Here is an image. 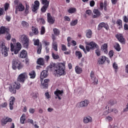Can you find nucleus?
Instances as JSON below:
<instances>
[{
    "label": "nucleus",
    "mask_w": 128,
    "mask_h": 128,
    "mask_svg": "<svg viewBox=\"0 0 128 128\" xmlns=\"http://www.w3.org/2000/svg\"><path fill=\"white\" fill-rule=\"evenodd\" d=\"M48 68H54V74L57 76H60L62 74H66V72H64V68L66 67L64 64L62 63H60L58 65H56L54 63H50Z\"/></svg>",
    "instance_id": "nucleus-1"
},
{
    "label": "nucleus",
    "mask_w": 128,
    "mask_h": 128,
    "mask_svg": "<svg viewBox=\"0 0 128 128\" xmlns=\"http://www.w3.org/2000/svg\"><path fill=\"white\" fill-rule=\"evenodd\" d=\"M48 73L46 70H43L40 74V82L42 88H48V87L49 79H45L43 80L44 78H48Z\"/></svg>",
    "instance_id": "nucleus-2"
},
{
    "label": "nucleus",
    "mask_w": 128,
    "mask_h": 128,
    "mask_svg": "<svg viewBox=\"0 0 128 128\" xmlns=\"http://www.w3.org/2000/svg\"><path fill=\"white\" fill-rule=\"evenodd\" d=\"M14 6L16 8L15 14H18V12H24V6L18 0H15L14 1Z\"/></svg>",
    "instance_id": "nucleus-3"
},
{
    "label": "nucleus",
    "mask_w": 128,
    "mask_h": 128,
    "mask_svg": "<svg viewBox=\"0 0 128 128\" xmlns=\"http://www.w3.org/2000/svg\"><path fill=\"white\" fill-rule=\"evenodd\" d=\"M86 48L87 52H90V50H94V48H98V46L94 42H91L90 43L86 42Z\"/></svg>",
    "instance_id": "nucleus-4"
},
{
    "label": "nucleus",
    "mask_w": 128,
    "mask_h": 128,
    "mask_svg": "<svg viewBox=\"0 0 128 128\" xmlns=\"http://www.w3.org/2000/svg\"><path fill=\"white\" fill-rule=\"evenodd\" d=\"M12 66L13 70H16V68L18 70H21V68H24V64L16 59L12 60Z\"/></svg>",
    "instance_id": "nucleus-5"
},
{
    "label": "nucleus",
    "mask_w": 128,
    "mask_h": 128,
    "mask_svg": "<svg viewBox=\"0 0 128 128\" xmlns=\"http://www.w3.org/2000/svg\"><path fill=\"white\" fill-rule=\"evenodd\" d=\"M22 42L23 46L25 48H28V44L30 42V39L26 35L22 36Z\"/></svg>",
    "instance_id": "nucleus-6"
},
{
    "label": "nucleus",
    "mask_w": 128,
    "mask_h": 128,
    "mask_svg": "<svg viewBox=\"0 0 128 128\" xmlns=\"http://www.w3.org/2000/svg\"><path fill=\"white\" fill-rule=\"evenodd\" d=\"M26 74H21L18 78V82H24V80H26Z\"/></svg>",
    "instance_id": "nucleus-7"
},
{
    "label": "nucleus",
    "mask_w": 128,
    "mask_h": 128,
    "mask_svg": "<svg viewBox=\"0 0 128 128\" xmlns=\"http://www.w3.org/2000/svg\"><path fill=\"white\" fill-rule=\"evenodd\" d=\"M106 60H107L108 62H110L109 60H108V58L105 56H102L100 57L98 60V64H104L106 62Z\"/></svg>",
    "instance_id": "nucleus-8"
},
{
    "label": "nucleus",
    "mask_w": 128,
    "mask_h": 128,
    "mask_svg": "<svg viewBox=\"0 0 128 128\" xmlns=\"http://www.w3.org/2000/svg\"><path fill=\"white\" fill-rule=\"evenodd\" d=\"M34 4H32V11L36 12L38 10V8H40V2L38 0H36Z\"/></svg>",
    "instance_id": "nucleus-9"
},
{
    "label": "nucleus",
    "mask_w": 128,
    "mask_h": 128,
    "mask_svg": "<svg viewBox=\"0 0 128 128\" xmlns=\"http://www.w3.org/2000/svg\"><path fill=\"white\" fill-rule=\"evenodd\" d=\"M90 78L92 80V82L94 84L95 86H96V84H98V79L96 78V76H94V72H90Z\"/></svg>",
    "instance_id": "nucleus-10"
},
{
    "label": "nucleus",
    "mask_w": 128,
    "mask_h": 128,
    "mask_svg": "<svg viewBox=\"0 0 128 128\" xmlns=\"http://www.w3.org/2000/svg\"><path fill=\"white\" fill-rule=\"evenodd\" d=\"M90 104V101L88 100H85L82 101L80 103V108H86Z\"/></svg>",
    "instance_id": "nucleus-11"
},
{
    "label": "nucleus",
    "mask_w": 128,
    "mask_h": 128,
    "mask_svg": "<svg viewBox=\"0 0 128 128\" xmlns=\"http://www.w3.org/2000/svg\"><path fill=\"white\" fill-rule=\"evenodd\" d=\"M54 94L56 96L58 97V100H62V98L60 96V95L62 96V94H64V90H60L58 89H56V90L54 92Z\"/></svg>",
    "instance_id": "nucleus-12"
},
{
    "label": "nucleus",
    "mask_w": 128,
    "mask_h": 128,
    "mask_svg": "<svg viewBox=\"0 0 128 128\" xmlns=\"http://www.w3.org/2000/svg\"><path fill=\"white\" fill-rule=\"evenodd\" d=\"M22 50V44L20 42L16 43V48L14 50V54H18V52Z\"/></svg>",
    "instance_id": "nucleus-13"
},
{
    "label": "nucleus",
    "mask_w": 128,
    "mask_h": 128,
    "mask_svg": "<svg viewBox=\"0 0 128 128\" xmlns=\"http://www.w3.org/2000/svg\"><path fill=\"white\" fill-rule=\"evenodd\" d=\"M104 28L106 30H108V24L104 23V22H101L99 24L98 26V30H100L101 28Z\"/></svg>",
    "instance_id": "nucleus-14"
},
{
    "label": "nucleus",
    "mask_w": 128,
    "mask_h": 128,
    "mask_svg": "<svg viewBox=\"0 0 128 128\" xmlns=\"http://www.w3.org/2000/svg\"><path fill=\"white\" fill-rule=\"evenodd\" d=\"M47 18H48V22H49V24H52L54 22V20L52 18V15H50V14L48 13Z\"/></svg>",
    "instance_id": "nucleus-15"
},
{
    "label": "nucleus",
    "mask_w": 128,
    "mask_h": 128,
    "mask_svg": "<svg viewBox=\"0 0 128 128\" xmlns=\"http://www.w3.org/2000/svg\"><path fill=\"white\" fill-rule=\"evenodd\" d=\"M116 37L118 40L121 42L122 44H124V37L122 36V34H117L116 36Z\"/></svg>",
    "instance_id": "nucleus-16"
},
{
    "label": "nucleus",
    "mask_w": 128,
    "mask_h": 128,
    "mask_svg": "<svg viewBox=\"0 0 128 128\" xmlns=\"http://www.w3.org/2000/svg\"><path fill=\"white\" fill-rule=\"evenodd\" d=\"M92 122V118L90 116L84 117L83 120L84 124H88V122Z\"/></svg>",
    "instance_id": "nucleus-17"
},
{
    "label": "nucleus",
    "mask_w": 128,
    "mask_h": 128,
    "mask_svg": "<svg viewBox=\"0 0 128 128\" xmlns=\"http://www.w3.org/2000/svg\"><path fill=\"white\" fill-rule=\"evenodd\" d=\"M10 32V28H6L4 26H1L0 28V34H6V32Z\"/></svg>",
    "instance_id": "nucleus-18"
},
{
    "label": "nucleus",
    "mask_w": 128,
    "mask_h": 128,
    "mask_svg": "<svg viewBox=\"0 0 128 128\" xmlns=\"http://www.w3.org/2000/svg\"><path fill=\"white\" fill-rule=\"evenodd\" d=\"M10 100V110H14V107L12 106H14V100H16V98L14 97H11Z\"/></svg>",
    "instance_id": "nucleus-19"
},
{
    "label": "nucleus",
    "mask_w": 128,
    "mask_h": 128,
    "mask_svg": "<svg viewBox=\"0 0 128 128\" xmlns=\"http://www.w3.org/2000/svg\"><path fill=\"white\" fill-rule=\"evenodd\" d=\"M94 14L96 15H93L94 18H98L100 16V12L98 10L94 9L93 10Z\"/></svg>",
    "instance_id": "nucleus-20"
},
{
    "label": "nucleus",
    "mask_w": 128,
    "mask_h": 128,
    "mask_svg": "<svg viewBox=\"0 0 128 128\" xmlns=\"http://www.w3.org/2000/svg\"><path fill=\"white\" fill-rule=\"evenodd\" d=\"M26 56H28V52H26V50H22L20 53V57L21 58H26Z\"/></svg>",
    "instance_id": "nucleus-21"
},
{
    "label": "nucleus",
    "mask_w": 128,
    "mask_h": 128,
    "mask_svg": "<svg viewBox=\"0 0 128 128\" xmlns=\"http://www.w3.org/2000/svg\"><path fill=\"white\" fill-rule=\"evenodd\" d=\"M37 64L40 66H44V58H39L37 60Z\"/></svg>",
    "instance_id": "nucleus-22"
},
{
    "label": "nucleus",
    "mask_w": 128,
    "mask_h": 128,
    "mask_svg": "<svg viewBox=\"0 0 128 128\" xmlns=\"http://www.w3.org/2000/svg\"><path fill=\"white\" fill-rule=\"evenodd\" d=\"M13 86L16 90H20V84L18 82H14L13 84Z\"/></svg>",
    "instance_id": "nucleus-23"
},
{
    "label": "nucleus",
    "mask_w": 128,
    "mask_h": 128,
    "mask_svg": "<svg viewBox=\"0 0 128 128\" xmlns=\"http://www.w3.org/2000/svg\"><path fill=\"white\" fill-rule=\"evenodd\" d=\"M92 32L90 30H86V36L88 38H92Z\"/></svg>",
    "instance_id": "nucleus-24"
},
{
    "label": "nucleus",
    "mask_w": 128,
    "mask_h": 128,
    "mask_svg": "<svg viewBox=\"0 0 128 128\" xmlns=\"http://www.w3.org/2000/svg\"><path fill=\"white\" fill-rule=\"evenodd\" d=\"M75 70L76 74H78L82 72V68H80L78 66H76L75 68Z\"/></svg>",
    "instance_id": "nucleus-25"
},
{
    "label": "nucleus",
    "mask_w": 128,
    "mask_h": 128,
    "mask_svg": "<svg viewBox=\"0 0 128 128\" xmlns=\"http://www.w3.org/2000/svg\"><path fill=\"white\" fill-rule=\"evenodd\" d=\"M102 48H103L102 50L104 52L105 54H108V44H104L102 46Z\"/></svg>",
    "instance_id": "nucleus-26"
},
{
    "label": "nucleus",
    "mask_w": 128,
    "mask_h": 128,
    "mask_svg": "<svg viewBox=\"0 0 128 128\" xmlns=\"http://www.w3.org/2000/svg\"><path fill=\"white\" fill-rule=\"evenodd\" d=\"M24 120H26V114H22L20 119V124H24Z\"/></svg>",
    "instance_id": "nucleus-27"
},
{
    "label": "nucleus",
    "mask_w": 128,
    "mask_h": 128,
    "mask_svg": "<svg viewBox=\"0 0 128 128\" xmlns=\"http://www.w3.org/2000/svg\"><path fill=\"white\" fill-rule=\"evenodd\" d=\"M29 76L30 78H36V72L34 70H32L29 73Z\"/></svg>",
    "instance_id": "nucleus-28"
},
{
    "label": "nucleus",
    "mask_w": 128,
    "mask_h": 128,
    "mask_svg": "<svg viewBox=\"0 0 128 128\" xmlns=\"http://www.w3.org/2000/svg\"><path fill=\"white\" fill-rule=\"evenodd\" d=\"M22 25L24 28H28V26H30V24H28V23L26 21H22Z\"/></svg>",
    "instance_id": "nucleus-29"
},
{
    "label": "nucleus",
    "mask_w": 128,
    "mask_h": 128,
    "mask_svg": "<svg viewBox=\"0 0 128 128\" xmlns=\"http://www.w3.org/2000/svg\"><path fill=\"white\" fill-rule=\"evenodd\" d=\"M9 91L11 92L12 94H16V90L12 86L9 87Z\"/></svg>",
    "instance_id": "nucleus-30"
},
{
    "label": "nucleus",
    "mask_w": 128,
    "mask_h": 128,
    "mask_svg": "<svg viewBox=\"0 0 128 128\" xmlns=\"http://www.w3.org/2000/svg\"><path fill=\"white\" fill-rule=\"evenodd\" d=\"M52 56L54 60H58L60 58V56L54 54V52H52Z\"/></svg>",
    "instance_id": "nucleus-31"
},
{
    "label": "nucleus",
    "mask_w": 128,
    "mask_h": 128,
    "mask_svg": "<svg viewBox=\"0 0 128 128\" xmlns=\"http://www.w3.org/2000/svg\"><path fill=\"white\" fill-rule=\"evenodd\" d=\"M122 20L120 19L117 20L116 24L119 26V28H122Z\"/></svg>",
    "instance_id": "nucleus-32"
},
{
    "label": "nucleus",
    "mask_w": 128,
    "mask_h": 128,
    "mask_svg": "<svg viewBox=\"0 0 128 128\" xmlns=\"http://www.w3.org/2000/svg\"><path fill=\"white\" fill-rule=\"evenodd\" d=\"M32 98L34 100H36L38 98V93L36 92H32Z\"/></svg>",
    "instance_id": "nucleus-33"
},
{
    "label": "nucleus",
    "mask_w": 128,
    "mask_h": 128,
    "mask_svg": "<svg viewBox=\"0 0 128 128\" xmlns=\"http://www.w3.org/2000/svg\"><path fill=\"white\" fill-rule=\"evenodd\" d=\"M42 4L44 6H48L50 5V2L48 0H41Z\"/></svg>",
    "instance_id": "nucleus-34"
},
{
    "label": "nucleus",
    "mask_w": 128,
    "mask_h": 128,
    "mask_svg": "<svg viewBox=\"0 0 128 128\" xmlns=\"http://www.w3.org/2000/svg\"><path fill=\"white\" fill-rule=\"evenodd\" d=\"M6 38L7 40H10V38H12V35L10 34V32H6Z\"/></svg>",
    "instance_id": "nucleus-35"
},
{
    "label": "nucleus",
    "mask_w": 128,
    "mask_h": 128,
    "mask_svg": "<svg viewBox=\"0 0 128 128\" xmlns=\"http://www.w3.org/2000/svg\"><path fill=\"white\" fill-rule=\"evenodd\" d=\"M76 8H70L68 10V12H69V14H74V12H76Z\"/></svg>",
    "instance_id": "nucleus-36"
},
{
    "label": "nucleus",
    "mask_w": 128,
    "mask_h": 128,
    "mask_svg": "<svg viewBox=\"0 0 128 128\" xmlns=\"http://www.w3.org/2000/svg\"><path fill=\"white\" fill-rule=\"evenodd\" d=\"M76 56H78V58L80 59L82 56V52L80 51H76Z\"/></svg>",
    "instance_id": "nucleus-37"
},
{
    "label": "nucleus",
    "mask_w": 128,
    "mask_h": 128,
    "mask_svg": "<svg viewBox=\"0 0 128 128\" xmlns=\"http://www.w3.org/2000/svg\"><path fill=\"white\" fill-rule=\"evenodd\" d=\"M48 6L44 5V6H42V7L41 8L42 12H46V10H48Z\"/></svg>",
    "instance_id": "nucleus-38"
},
{
    "label": "nucleus",
    "mask_w": 128,
    "mask_h": 128,
    "mask_svg": "<svg viewBox=\"0 0 128 128\" xmlns=\"http://www.w3.org/2000/svg\"><path fill=\"white\" fill-rule=\"evenodd\" d=\"M0 46H1V48H2L1 50L2 51L6 50H8V48H6V44L4 42L2 43Z\"/></svg>",
    "instance_id": "nucleus-39"
},
{
    "label": "nucleus",
    "mask_w": 128,
    "mask_h": 128,
    "mask_svg": "<svg viewBox=\"0 0 128 128\" xmlns=\"http://www.w3.org/2000/svg\"><path fill=\"white\" fill-rule=\"evenodd\" d=\"M32 31L34 34H38V28L34 26L32 27Z\"/></svg>",
    "instance_id": "nucleus-40"
},
{
    "label": "nucleus",
    "mask_w": 128,
    "mask_h": 128,
    "mask_svg": "<svg viewBox=\"0 0 128 128\" xmlns=\"http://www.w3.org/2000/svg\"><path fill=\"white\" fill-rule=\"evenodd\" d=\"M114 48L116 50H118V52H120V44H118V43H116Z\"/></svg>",
    "instance_id": "nucleus-41"
},
{
    "label": "nucleus",
    "mask_w": 128,
    "mask_h": 128,
    "mask_svg": "<svg viewBox=\"0 0 128 128\" xmlns=\"http://www.w3.org/2000/svg\"><path fill=\"white\" fill-rule=\"evenodd\" d=\"M37 20L38 22H41V24H46V21L44 20V18H38Z\"/></svg>",
    "instance_id": "nucleus-42"
},
{
    "label": "nucleus",
    "mask_w": 128,
    "mask_h": 128,
    "mask_svg": "<svg viewBox=\"0 0 128 128\" xmlns=\"http://www.w3.org/2000/svg\"><path fill=\"white\" fill-rule=\"evenodd\" d=\"M53 32H54V34L56 36H59L60 35V30H58V28H54L53 29Z\"/></svg>",
    "instance_id": "nucleus-43"
},
{
    "label": "nucleus",
    "mask_w": 128,
    "mask_h": 128,
    "mask_svg": "<svg viewBox=\"0 0 128 128\" xmlns=\"http://www.w3.org/2000/svg\"><path fill=\"white\" fill-rule=\"evenodd\" d=\"M78 24V20H75L72 22H71L70 24L72 26H76Z\"/></svg>",
    "instance_id": "nucleus-44"
},
{
    "label": "nucleus",
    "mask_w": 128,
    "mask_h": 128,
    "mask_svg": "<svg viewBox=\"0 0 128 128\" xmlns=\"http://www.w3.org/2000/svg\"><path fill=\"white\" fill-rule=\"evenodd\" d=\"M42 44H40L38 46V49L37 50V52L38 54H40V52H42Z\"/></svg>",
    "instance_id": "nucleus-45"
},
{
    "label": "nucleus",
    "mask_w": 128,
    "mask_h": 128,
    "mask_svg": "<svg viewBox=\"0 0 128 128\" xmlns=\"http://www.w3.org/2000/svg\"><path fill=\"white\" fill-rule=\"evenodd\" d=\"M2 54H4V56H8V49L2 50Z\"/></svg>",
    "instance_id": "nucleus-46"
},
{
    "label": "nucleus",
    "mask_w": 128,
    "mask_h": 128,
    "mask_svg": "<svg viewBox=\"0 0 128 128\" xmlns=\"http://www.w3.org/2000/svg\"><path fill=\"white\" fill-rule=\"evenodd\" d=\"M81 50H82L83 52H84L85 54H87V51L86 50V48H84V46L82 44H80L79 46Z\"/></svg>",
    "instance_id": "nucleus-47"
},
{
    "label": "nucleus",
    "mask_w": 128,
    "mask_h": 128,
    "mask_svg": "<svg viewBox=\"0 0 128 128\" xmlns=\"http://www.w3.org/2000/svg\"><path fill=\"white\" fill-rule=\"evenodd\" d=\"M108 110L109 112H114V114H118V110L116 108L112 109V110L108 109Z\"/></svg>",
    "instance_id": "nucleus-48"
},
{
    "label": "nucleus",
    "mask_w": 128,
    "mask_h": 128,
    "mask_svg": "<svg viewBox=\"0 0 128 128\" xmlns=\"http://www.w3.org/2000/svg\"><path fill=\"white\" fill-rule=\"evenodd\" d=\"M2 126H4V124H8V118H5L3 120H2Z\"/></svg>",
    "instance_id": "nucleus-49"
},
{
    "label": "nucleus",
    "mask_w": 128,
    "mask_h": 128,
    "mask_svg": "<svg viewBox=\"0 0 128 128\" xmlns=\"http://www.w3.org/2000/svg\"><path fill=\"white\" fill-rule=\"evenodd\" d=\"M53 48L56 52H58V44H56V43H54L53 44Z\"/></svg>",
    "instance_id": "nucleus-50"
},
{
    "label": "nucleus",
    "mask_w": 128,
    "mask_h": 128,
    "mask_svg": "<svg viewBox=\"0 0 128 128\" xmlns=\"http://www.w3.org/2000/svg\"><path fill=\"white\" fill-rule=\"evenodd\" d=\"M44 32H46V28H44V26H42L41 28L40 34H44Z\"/></svg>",
    "instance_id": "nucleus-51"
},
{
    "label": "nucleus",
    "mask_w": 128,
    "mask_h": 128,
    "mask_svg": "<svg viewBox=\"0 0 128 128\" xmlns=\"http://www.w3.org/2000/svg\"><path fill=\"white\" fill-rule=\"evenodd\" d=\"M34 45L38 46H40V40L38 39H37L34 41Z\"/></svg>",
    "instance_id": "nucleus-52"
},
{
    "label": "nucleus",
    "mask_w": 128,
    "mask_h": 128,
    "mask_svg": "<svg viewBox=\"0 0 128 128\" xmlns=\"http://www.w3.org/2000/svg\"><path fill=\"white\" fill-rule=\"evenodd\" d=\"M28 10H30V6L28 5H26V8L25 9V14H28Z\"/></svg>",
    "instance_id": "nucleus-53"
},
{
    "label": "nucleus",
    "mask_w": 128,
    "mask_h": 128,
    "mask_svg": "<svg viewBox=\"0 0 128 128\" xmlns=\"http://www.w3.org/2000/svg\"><path fill=\"white\" fill-rule=\"evenodd\" d=\"M109 104L110 106H114L116 104V100H110Z\"/></svg>",
    "instance_id": "nucleus-54"
},
{
    "label": "nucleus",
    "mask_w": 128,
    "mask_h": 128,
    "mask_svg": "<svg viewBox=\"0 0 128 128\" xmlns=\"http://www.w3.org/2000/svg\"><path fill=\"white\" fill-rule=\"evenodd\" d=\"M62 50L63 51L68 50V49L66 48V46H65L64 44H62Z\"/></svg>",
    "instance_id": "nucleus-55"
},
{
    "label": "nucleus",
    "mask_w": 128,
    "mask_h": 128,
    "mask_svg": "<svg viewBox=\"0 0 128 128\" xmlns=\"http://www.w3.org/2000/svg\"><path fill=\"white\" fill-rule=\"evenodd\" d=\"M95 52L96 56H100V50H96Z\"/></svg>",
    "instance_id": "nucleus-56"
},
{
    "label": "nucleus",
    "mask_w": 128,
    "mask_h": 128,
    "mask_svg": "<svg viewBox=\"0 0 128 128\" xmlns=\"http://www.w3.org/2000/svg\"><path fill=\"white\" fill-rule=\"evenodd\" d=\"M108 54L110 58H112V56H114V51L113 50L110 51Z\"/></svg>",
    "instance_id": "nucleus-57"
},
{
    "label": "nucleus",
    "mask_w": 128,
    "mask_h": 128,
    "mask_svg": "<svg viewBox=\"0 0 128 128\" xmlns=\"http://www.w3.org/2000/svg\"><path fill=\"white\" fill-rule=\"evenodd\" d=\"M112 66L115 70H118V64H116V62L113 64Z\"/></svg>",
    "instance_id": "nucleus-58"
},
{
    "label": "nucleus",
    "mask_w": 128,
    "mask_h": 128,
    "mask_svg": "<svg viewBox=\"0 0 128 128\" xmlns=\"http://www.w3.org/2000/svg\"><path fill=\"white\" fill-rule=\"evenodd\" d=\"M10 6V4L8 3H6V4H5V6H4V10H8V7Z\"/></svg>",
    "instance_id": "nucleus-59"
},
{
    "label": "nucleus",
    "mask_w": 128,
    "mask_h": 128,
    "mask_svg": "<svg viewBox=\"0 0 128 128\" xmlns=\"http://www.w3.org/2000/svg\"><path fill=\"white\" fill-rule=\"evenodd\" d=\"M106 120H108V122H112V118L110 116H108L106 118Z\"/></svg>",
    "instance_id": "nucleus-60"
},
{
    "label": "nucleus",
    "mask_w": 128,
    "mask_h": 128,
    "mask_svg": "<svg viewBox=\"0 0 128 128\" xmlns=\"http://www.w3.org/2000/svg\"><path fill=\"white\" fill-rule=\"evenodd\" d=\"M4 8H0V16L4 14Z\"/></svg>",
    "instance_id": "nucleus-61"
},
{
    "label": "nucleus",
    "mask_w": 128,
    "mask_h": 128,
    "mask_svg": "<svg viewBox=\"0 0 128 128\" xmlns=\"http://www.w3.org/2000/svg\"><path fill=\"white\" fill-rule=\"evenodd\" d=\"M94 0H92L90 2V6H94Z\"/></svg>",
    "instance_id": "nucleus-62"
},
{
    "label": "nucleus",
    "mask_w": 128,
    "mask_h": 128,
    "mask_svg": "<svg viewBox=\"0 0 128 128\" xmlns=\"http://www.w3.org/2000/svg\"><path fill=\"white\" fill-rule=\"evenodd\" d=\"M34 111H35V110L33 108H30L29 110V112H30V114H34Z\"/></svg>",
    "instance_id": "nucleus-63"
},
{
    "label": "nucleus",
    "mask_w": 128,
    "mask_h": 128,
    "mask_svg": "<svg viewBox=\"0 0 128 128\" xmlns=\"http://www.w3.org/2000/svg\"><path fill=\"white\" fill-rule=\"evenodd\" d=\"M124 22H128V17L126 16H124Z\"/></svg>",
    "instance_id": "nucleus-64"
}]
</instances>
